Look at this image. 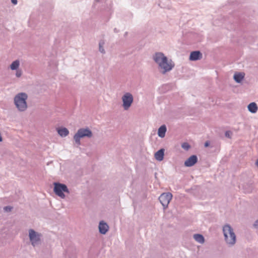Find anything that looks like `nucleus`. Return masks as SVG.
<instances>
[{"label": "nucleus", "mask_w": 258, "mask_h": 258, "mask_svg": "<svg viewBox=\"0 0 258 258\" xmlns=\"http://www.w3.org/2000/svg\"><path fill=\"white\" fill-rule=\"evenodd\" d=\"M154 59L158 64L160 69L162 70L163 73L170 71L174 67L172 61H169L162 53H156L154 56Z\"/></svg>", "instance_id": "obj_1"}, {"label": "nucleus", "mask_w": 258, "mask_h": 258, "mask_svg": "<svg viewBox=\"0 0 258 258\" xmlns=\"http://www.w3.org/2000/svg\"><path fill=\"white\" fill-rule=\"evenodd\" d=\"M27 95L25 93H20L18 94L14 98V102L17 108L20 111H24L27 108L26 100Z\"/></svg>", "instance_id": "obj_2"}, {"label": "nucleus", "mask_w": 258, "mask_h": 258, "mask_svg": "<svg viewBox=\"0 0 258 258\" xmlns=\"http://www.w3.org/2000/svg\"><path fill=\"white\" fill-rule=\"evenodd\" d=\"M223 231L226 243L230 245H233L236 241V236L233 229L228 225L223 227Z\"/></svg>", "instance_id": "obj_3"}, {"label": "nucleus", "mask_w": 258, "mask_h": 258, "mask_svg": "<svg viewBox=\"0 0 258 258\" xmlns=\"http://www.w3.org/2000/svg\"><path fill=\"white\" fill-rule=\"evenodd\" d=\"M92 132L88 128H80L75 135L74 139L77 144H80L81 138L85 137L90 138L92 137Z\"/></svg>", "instance_id": "obj_4"}, {"label": "nucleus", "mask_w": 258, "mask_h": 258, "mask_svg": "<svg viewBox=\"0 0 258 258\" xmlns=\"http://www.w3.org/2000/svg\"><path fill=\"white\" fill-rule=\"evenodd\" d=\"M54 192L56 195L62 199H64L65 198V195L63 194V192L67 193L69 192L67 186L64 184L55 182L54 183Z\"/></svg>", "instance_id": "obj_5"}, {"label": "nucleus", "mask_w": 258, "mask_h": 258, "mask_svg": "<svg viewBox=\"0 0 258 258\" xmlns=\"http://www.w3.org/2000/svg\"><path fill=\"white\" fill-rule=\"evenodd\" d=\"M123 107L125 110H127L133 102V95L130 93H126L122 97Z\"/></svg>", "instance_id": "obj_6"}, {"label": "nucleus", "mask_w": 258, "mask_h": 258, "mask_svg": "<svg viewBox=\"0 0 258 258\" xmlns=\"http://www.w3.org/2000/svg\"><path fill=\"white\" fill-rule=\"evenodd\" d=\"M172 195L170 192L162 194L159 198V199L162 205L165 208L167 207L170 201L172 199Z\"/></svg>", "instance_id": "obj_7"}, {"label": "nucleus", "mask_w": 258, "mask_h": 258, "mask_svg": "<svg viewBox=\"0 0 258 258\" xmlns=\"http://www.w3.org/2000/svg\"><path fill=\"white\" fill-rule=\"evenodd\" d=\"M40 235L32 229L29 230V238L32 244L35 246L40 241Z\"/></svg>", "instance_id": "obj_8"}, {"label": "nucleus", "mask_w": 258, "mask_h": 258, "mask_svg": "<svg viewBox=\"0 0 258 258\" xmlns=\"http://www.w3.org/2000/svg\"><path fill=\"white\" fill-rule=\"evenodd\" d=\"M197 161V157L196 155H192L184 162V165L186 167H190L194 165Z\"/></svg>", "instance_id": "obj_9"}, {"label": "nucleus", "mask_w": 258, "mask_h": 258, "mask_svg": "<svg viewBox=\"0 0 258 258\" xmlns=\"http://www.w3.org/2000/svg\"><path fill=\"white\" fill-rule=\"evenodd\" d=\"M202 57V54L199 51H192L190 53L189 59L191 60H197Z\"/></svg>", "instance_id": "obj_10"}, {"label": "nucleus", "mask_w": 258, "mask_h": 258, "mask_svg": "<svg viewBox=\"0 0 258 258\" xmlns=\"http://www.w3.org/2000/svg\"><path fill=\"white\" fill-rule=\"evenodd\" d=\"M109 227L108 225L104 223L103 221H101L99 223V231L102 234H105L108 230Z\"/></svg>", "instance_id": "obj_11"}, {"label": "nucleus", "mask_w": 258, "mask_h": 258, "mask_svg": "<svg viewBox=\"0 0 258 258\" xmlns=\"http://www.w3.org/2000/svg\"><path fill=\"white\" fill-rule=\"evenodd\" d=\"M164 149H161L155 153V158L157 160L161 161L163 160L164 158Z\"/></svg>", "instance_id": "obj_12"}, {"label": "nucleus", "mask_w": 258, "mask_h": 258, "mask_svg": "<svg viewBox=\"0 0 258 258\" xmlns=\"http://www.w3.org/2000/svg\"><path fill=\"white\" fill-rule=\"evenodd\" d=\"M58 134L61 137H66L68 135L69 132L66 127L59 128L57 130Z\"/></svg>", "instance_id": "obj_13"}, {"label": "nucleus", "mask_w": 258, "mask_h": 258, "mask_svg": "<svg viewBox=\"0 0 258 258\" xmlns=\"http://www.w3.org/2000/svg\"><path fill=\"white\" fill-rule=\"evenodd\" d=\"M244 75L243 73H236L234 76V79L236 82L240 83L244 78Z\"/></svg>", "instance_id": "obj_14"}, {"label": "nucleus", "mask_w": 258, "mask_h": 258, "mask_svg": "<svg viewBox=\"0 0 258 258\" xmlns=\"http://www.w3.org/2000/svg\"><path fill=\"white\" fill-rule=\"evenodd\" d=\"M248 110L251 113H255L257 110V106L256 104L254 102L250 103L248 105Z\"/></svg>", "instance_id": "obj_15"}, {"label": "nucleus", "mask_w": 258, "mask_h": 258, "mask_svg": "<svg viewBox=\"0 0 258 258\" xmlns=\"http://www.w3.org/2000/svg\"><path fill=\"white\" fill-rule=\"evenodd\" d=\"M166 131V126L164 125H162L158 129V136L161 138L164 137Z\"/></svg>", "instance_id": "obj_16"}, {"label": "nucleus", "mask_w": 258, "mask_h": 258, "mask_svg": "<svg viewBox=\"0 0 258 258\" xmlns=\"http://www.w3.org/2000/svg\"><path fill=\"white\" fill-rule=\"evenodd\" d=\"M194 239L200 243H204L205 239L203 235L199 234H196L194 235Z\"/></svg>", "instance_id": "obj_17"}, {"label": "nucleus", "mask_w": 258, "mask_h": 258, "mask_svg": "<svg viewBox=\"0 0 258 258\" xmlns=\"http://www.w3.org/2000/svg\"><path fill=\"white\" fill-rule=\"evenodd\" d=\"M19 66V61L15 60L11 65V69L13 70L17 69Z\"/></svg>", "instance_id": "obj_18"}, {"label": "nucleus", "mask_w": 258, "mask_h": 258, "mask_svg": "<svg viewBox=\"0 0 258 258\" xmlns=\"http://www.w3.org/2000/svg\"><path fill=\"white\" fill-rule=\"evenodd\" d=\"M181 147L186 150H188L190 148V146L187 143H183L182 144Z\"/></svg>", "instance_id": "obj_19"}, {"label": "nucleus", "mask_w": 258, "mask_h": 258, "mask_svg": "<svg viewBox=\"0 0 258 258\" xmlns=\"http://www.w3.org/2000/svg\"><path fill=\"white\" fill-rule=\"evenodd\" d=\"M103 45H104V42H100L99 43V50L102 53H104V52H105L104 49L102 47Z\"/></svg>", "instance_id": "obj_20"}, {"label": "nucleus", "mask_w": 258, "mask_h": 258, "mask_svg": "<svg viewBox=\"0 0 258 258\" xmlns=\"http://www.w3.org/2000/svg\"><path fill=\"white\" fill-rule=\"evenodd\" d=\"M16 75L17 77H20L22 75V72L21 70H17L16 72Z\"/></svg>", "instance_id": "obj_21"}, {"label": "nucleus", "mask_w": 258, "mask_h": 258, "mask_svg": "<svg viewBox=\"0 0 258 258\" xmlns=\"http://www.w3.org/2000/svg\"><path fill=\"white\" fill-rule=\"evenodd\" d=\"M231 132H230V131H227L225 133V136H226V137H227L228 138H231Z\"/></svg>", "instance_id": "obj_22"}, {"label": "nucleus", "mask_w": 258, "mask_h": 258, "mask_svg": "<svg viewBox=\"0 0 258 258\" xmlns=\"http://www.w3.org/2000/svg\"><path fill=\"white\" fill-rule=\"evenodd\" d=\"M11 209H12V207H9V206H7V207H5L4 208V210L6 212H9V211H11Z\"/></svg>", "instance_id": "obj_23"}, {"label": "nucleus", "mask_w": 258, "mask_h": 258, "mask_svg": "<svg viewBox=\"0 0 258 258\" xmlns=\"http://www.w3.org/2000/svg\"><path fill=\"white\" fill-rule=\"evenodd\" d=\"M11 2L14 5H16L17 4V0H11Z\"/></svg>", "instance_id": "obj_24"}, {"label": "nucleus", "mask_w": 258, "mask_h": 258, "mask_svg": "<svg viewBox=\"0 0 258 258\" xmlns=\"http://www.w3.org/2000/svg\"><path fill=\"white\" fill-rule=\"evenodd\" d=\"M209 146V142H206L205 143V146L206 147H207Z\"/></svg>", "instance_id": "obj_25"}, {"label": "nucleus", "mask_w": 258, "mask_h": 258, "mask_svg": "<svg viewBox=\"0 0 258 258\" xmlns=\"http://www.w3.org/2000/svg\"><path fill=\"white\" fill-rule=\"evenodd\" d=\"M254 226H255V227H258V220H257V221L255 222Z\"/></svg>", "instance_id": "obj_26"}, {"label": "nucleus", "mask_w": 258, "mask_h": 258, "mask_svg": "<svg viewBox=\"0 0 258 258\" xmlns=\"http://www.w3.org/2000/svg\"><path fill=\"white\" fill-rule=\"evenodd\" d=\"M256 165H257V166L258 167V160L256 161Z\"/></svg>", "instance_id": "obj_27"}]
</instances>
